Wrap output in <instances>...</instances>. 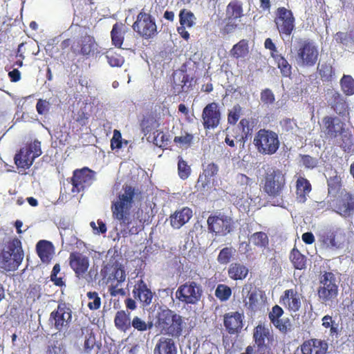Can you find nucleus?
<instances>
[{
    "label": "nucleus",
    "instance_id": "nucleus-1",
    "mask_svg": "<svg viewBox=\"0 0 354 354\" xmlns=\"http://www.w3.org/2000/svg\"><path fill=\"white\" fill-rule=\"evenodd\" d=\"M122 194H120L116 201L112 203L111 211L114 219L119 221L121 234L123 236L128 234H137L144 229L145 220L140 218V212L137 216H131L130 210L133 207V199L136 195L134 187L125 185Z\"/></svg>",
    "mask_w": 354,
    "mask_h": 354
},
{
    "label": "nucleus",
    "instance_id": "nucleus-2",
    "mask_svg": "<svg viewBox=\"0 0 354 354\" xmlns=\"http://www.w3.org/2000/svg\"><path fill=\"white\" fill-rule=\"evenodd\" d=\"M184 325L183 317L169 308L161 310L156 315V327L162 333L173 337H179L182 335Z\"/></svg>",
    "mask_w": 354,
    "mask_h": 354
},
{
    "label": "nucleus",
    "instance_id": "nucleus-3",
    "mask_svg": "<svg viewBox=\"0 0 354 354\" xmlns=\"http://www.w3.org/2000/svg\"><path fill=\"white\" fill-rule=\"evenodd\" d=\"M24 259L21 242L18 238L10 239L0 253V267L6 271L15 270Z\"/></svg>",
    "mask_w": 354,
    "mask_h": 354
},
{
    "label": "nucleus",
    "instance_id": "nucleus-4",
    "mask_svg": "<svg viewBox=\"0 0 354 354\" xmlns=\"http://www.w3.org/2000/svg\"><path fill=\"white\" fill-rule=\"evenodd\" d=\"M339 286L335 274L324 272L319 279L317 294L318 300L326 306H332L337 300Z\"/></svg>",
    "mask_w": 354,
    "mask_h": 354
},
{
    "label": "nucleus",
    "instance_id": "nucleus-5",
    "mask_svg": "<svg viewBox=\"0 0 354 354\" xmlns=\"http://www.w3.org/2000/svg\"><path fill=\"white\" fill-rule=\"evenodd\" d=\"M319 52L317 44L310 39L299 38L295 46V59L301 67H313L319 59Z\"/></svg>",
    "mask_w": 354,
    "mask_h": 354
},
{
    "label": "nucleus",
    "instance_id": "nucleus-6",
    "mask_svg": "<svg viewBox=\"0 0 354 354\" xmlns=\"http://www.w3.org/2000/svg\"><path fill=\"white\" fill-rule=\"evenodd\" d=\"M261 183L266 194L273 198L279 197L286 188V176L281 169L271 167L266 171Z\"/></svg>",
    "mask_w": 354,
    "mask_h": 354
},
{
    "label": "nucleus",
    "instance_id": "nucleus-7",
    "mask_svg": "<svg viewBox=\"0 0 354 354\" xmlns=\"http://www.w3.org/2000/svg\"><path fill=\"white\" fill-rule=\"evenodd\" d=\"M100 275L102 279L106 283L116 281L115 285L111 284L109 288V291L112 296L116 295L117 287L124 282L126 279L124 266L120 262L115 259L110 260L101 268Z\"/></svg>",
    "mask_w": 354,
    "mask_h": 354
},
{
    "label": "nucleus",
    "instance_id": "nucleus-8",
    "mask_svg": "<svg viewBox=\"0 0 354 354\" xmlns=\"http://www.w3.org/2000/svg\"><path fill=\"white\" fill-rule=\"evenodd\" d=\"M253 144L259 153L271 156L278 151L280 140L276 132L261 129L254 135Z\"/></svg>",
    "mask_w": 354,
    "mask_h": 354
},
{
    "label": "nucleus",
    "instance_id": "nucleus-9",
    "mask_svg": "<svg viewBox=\"0 0 354 354\" xmlns=\"http://www.w3.org/2000/svg\"><path fill=\"white\" fill-rule=\"evenodd\" d=\"M42 153L41 142L35 140L32 142L26 144L17 151L14 157V162L20 171L29 169L33 164L35 158Z\"/></svg>",
    "mask_w": 354,
    "mask_h": 354
},
{
    "label": "nucleus",
    "instance_id": "nucleus-10",
    "mask_svg": "<svg viewBox=\"0 0 354 354\" xmlns=\"http://www.w3.org/2000/svg\"><path fill=\"white\" fill-rule=\"evenodd\" d=\"M132 28L139 36L145 39L153 38L158 33L154 17L151 14L145 12L144 10H142L137 15Z\"/></svg>",
    "mask_w": 354,
    "mask_h": 354
},
{
    "label": "nucleus",
    "instance_id": "nucleus-11",
    "mask_svg": "<svg viewBox=\"0 0 354 354\" xmlns=\"http://www.w3.org/2000/svg\"><path fill=\"white\" fill-rule=\"evenodd\" d=\"M202 295V287L195 281L185 282L180 285L176 292V299L185 304H196Z\"/></svg>",
    "mask_w": 354,
    "mask_h": 354
},
{
    "label": "nucleus",
    "instance_id": "nucleus-12",
    "mask_svg": "<svg viewBox=\"0 0 354 354\" xmlns=\"http://www.w3.org/2000/svg\"><path fill=\"white\" fill-rule=\"evenodd\" d=\"M225 25L221 30V32L223 35L233 32L239 28L237 20L243 16V5L238 0L231 1L226 7Z\"/></svg>",
    "mask_w": 354,
    "mask_h": 354
},
{
    "label": "nucleus",
    "instance_id": "nucleus-13",
    "mask_svg": "<svg viewBox=\"0 0 354 354\" xmlns=\"http://www.w3.org/2000/svg\"><path fill=\"white\" fill-rule=\"evenodd\" d=\"M274 21L281 37H290L295 30V19L293 13L285 7L277 8Z\"/></svg>",
    "mask_w": 354,
    "mask_h": 354
},
{
    "label": "nucleus",
    "instance_id": "nucleus-14",
    "mask_svg": "<svg viewBox=\"0 0 354 354\" xmlns=\"http://www.w3.org/2000/svg\"><path fill=\"white\" fill-rule=\"evenodd\" d=\"M209 232L220 236H225L232 231L234 222L232 218L224 214L210 215L207 218Z\"/></svg>",
    "mask_w": 354,
    "mask_h": 354
},
{
    "label": "nucleus",
    "instance_id": "nucleus-15",
    "mask_svg": "<svg viewBox=\"0 0 354 354\" xmlns=\"http://www.w3.org/2000/svg\"><path fill=\"white\" fill-rule=\"evenodd\" d=\"M256 351L272 350L271 347L274 342L272 332L265 325L258 324L253 330L252 335Z\"/></svg>",
    "mask_w": 354,
    "mask_h": 354
},
{
    "label": "nucleus",
    "instance_id": "nucleus-16",
    "mask_svg": "<svg viewBox=\"0 0 354 354\" xmlns=\"http://www.w3.org/2000/svg\"><path fill=\"white\" fill-rule=\"evenodd\" d=\"M94 179L95 172L88 167L75 169L72 178H70V183L73 185L71 192L79 193L83 191L85 188L91 185Z\"/></svg>",
    "mask_w": 354,
    "mask_h": 354
},
{
    "label": "nucleus",
    "instance_id": "nucleus-17",
    "mask_svg": "<svg viewBox=\"0 0 354 354\" xmlns=\"http://www.w3.org/2000/svg\"><path fill=\"white\" fill-rule=\"evenodd\" d=\"M71 310L65 304H59L57 309L51 312L50 323L58 331L66 329L72 319Z\"/></svg>",
    "mask_w": 354,
    "mask_h": 354
},
{
    "label": "nucleus",
    "instance_id": "nucleus-18",
    "mask_svg": "<svg viewBox=\"0 0 354 354\" xmlns=\"http://www.w3.org/2000/svg\"><path fill=\"white\" fill-rule=\"evenodd\" d=\"M68 261L75 276L79 279L84 278L89 267L88 257L80 252H73L70 253Z\"/></svg>",
    "mask_w": 354,
    "mask_h": 354
},
{
    "label": "nucleus",
    "instance_id": "nucleus-19",
    "mask_svg": "<svg viewBox=\"0 0 354 354\" xmlns=\"http://www.w3.org/2000/svg\"><path fill=\"white\" fill-rule=\"evenodd\" d=\"M202 119L205 129H214L218 126L221 112L217 103L211 102L205 106L202 113Z\"/></svg>",
    "mask_w": 354,
    "mask_h": 354
},
{
    "label": "nucleus",
    "instance_id": "nucleus-20",
    "mask_svg": "<svg viewBox=\"0 0 354 354\" xmlns=\"http://www.w3.org/2000/svg\"><path fill=\"white\" fill-rule=\"evenodd\" d=\"M244 315L243 313L230 312L223 315V325L230 335L238 334L243 326Z\"/></svg>",
    "mask_w": 354,
    "mask_h": 354
},
{
    "label": "nucleus",
    "instance_id": "nucleus-21",
    "mask_svg": "<svg viewBox=\"0 0 354 354\" xmlns=\"http://www.w3.org/2000/svg\"><path fill=\"white\" fill-rule=\"evenodd\" d=\"M335 212L344 218L351 216L354 214V195L345 192L337 201Z\"/></svg>",
    "mask_w": 354,
    "mask_h": 354
},
{
    "label": "nucleus",
    "instance_id": "nucleus-22",
    "mask_svg": "<svg viewBox=\"0 0 354 354\" xmlns=\"http://www.w3.org/2000/svg\"><path fill=\"white\" fill-rule=\"evenodd\" d=\"M328 348L326 341L317 338L305 340L300 346L302 354H326Z\"/></svg>",
    "mask_w": 354,
    "mask_h": 354
},
{
    "label": "nucleus",
    "instance_id": "nucleus-23",
    "mask_svg": "<svg viewBox=\"0 0 354 354\" xmlns=\"http://www.w3.org/2000/svg\"><path fill=\"white\" fill-rule=\"evenodd\" d=\"M133 295V297L138 300L143 306H149L153 297L151 290L148 288L147 283L142 279H139L136 282Z\"/></svg>",
    "mask_w": 354,
    "mask_h": 354
},
{
    "label": "nucleus",
    "instance_id": "nucleus-24",
    "mask_svg": "<svg viewBox=\"0 0 354 354\" xmlns=\"http://www.w3.org/2000/svg\"><path fill=\"white\" fill-rule=\"evenodd\" d=\"M95 41L93 37L86 35L81 37L77 41L71 46V51L75 54L88 55L94 51Z\"/></svg>",
    "mask_w": 354,
    "mask_h": 354
},
{
    "label": "nucleus",
    "instance_id": "nucleus-25",
    "mask_svg": "<svg viewBox=\"0 0 354 354\" xmlns=\"http://www.w3.org/2000/svg\"><path fill=\"white\" fill-rule=\"evenodd\" d=\"M218 172V166L214 163H208L206 167H203V173L199 175L196 187H200L201 191L210 184L211 178L215 176Z\"/></svg>",
    "mask_w": 354,
    "mask_h": 354
},
{
    "label": "nucleus",
    "instance_id": "nucleus-26",
    "mask_svg": "<svg viewBox=\"0 0 354 354\" xmlns=\"http://www.w3.org/2000/svg\"><path fill=\"white\" fill-rule=\"evenodd\" d=\"M280 302L290 311L297 312L301 307V300L296 290L288 289L284 291L280 298Z\"/></svg>",
    "mask_w": 354,
    "mask_h": 354
},
{
    "label": "nucleus",
    "instance_id": "nucleus-27",
    "mask_svg": "<svg viewBox=\"0 0 354 354\" xmlns=\"http://www.w3.org/2000/svg\"><path fill=\"white\" fill-rule=\"evenodd\" d=\"M264 293L262 290L251 287L247 295L248 301L245 300V306L248 310L256 312L260 309Z\"/></svg>",
    "mask_w": 354,
    "mask_h": 354
},
{
    "label": "nucleus",
    "instance_id": "nucleus-28",
    "mask_svg": "<svg viewBox=\"0 0 354 354\" xmlns=\"http://www.w3.org/2000/svg\"><path fill=\"white\" fill-rule=\"evenodd\" d=\"M192 216V210L189 207H183L172 214L170 218V224L172 227L179 229L187 223Z\"/></svg>",
    "mask_w": 354,
    "mask_h": 354
},
{
    "label": "nucleus",
    "instance_id": "nucleus-29",
    "mask_svg": "<svg viewBox=\"0 0 354 354\" xmlns=\"http://www.w3.org/2000/svg\"><path fill=\"white\" fill-rule=\"evenodd\" d=\"M153 354H177V348L174 339L161 337L155 345Z\"/></svg>",
    "mask_w": 354,
    "mask_h": 354
},
{
    "label": "nucleus",
    "instance_id": "nucleus-30",
    "mask_svg": "<svg viewBox=\"0 0 354 354\" xmlns=\"http://www.w3.org/2000/svg\"><path fill=\"white\" fill-rule=\"evenodd\" d=\"M227 271L229 278L234 281H243L249 273L248 267L239 262L230 263Z\"/></svg>",
    "mask_w": 354,
    "mask_h": 354
},
{
    "label": "nucleus",
    "instance_id": "nucleus-31",
    "mask_svg": "<svg viewBox=\"0 0 354 354\" xmlns=\"http://www.w3.org/2000/svg\"><path fill=\"white\" fill-rule=\"evenodd\" d=\"M37 255L43 263H48L54 252L53 245L46 240H40L36 245Z\"/></svg>",
    "mask_w": 354,
    "mask_h": 354
},
{
    "label": "nucleus",
    "instance_id": "nucleus-32",
    "mask_svg": "<svg viewBox=\"0 0 354 354\" xmlns=\"http://www.w3.org/2000/svg\"><path fill=\"white\" fill-rule=\"evenodd\" d=\"M312 189L310 182L304 177H299L296 182V194L297 199L300 203H304L306 201V196Z\"/></svg>",
    "mask_w": 354,
    "mask_h": 354
},
{
    "label": "nucleus",
    "instance_id": "nucleus-33",
    "mask_svg": "<svg viewBox=\"0 0 354 354\" xmlns=\"http://www.w3.org/2000/svg\"><path fill=\"white\" fill-rule=\"evenodd\" d=\"M115 326L120 331L127 332L131 328L130 313L125 310H118L114 318Z\"/></svg>",
    "mask_w": 354,
    "mask_h": 354
},
{
    "label": "nucleus",
    "instance_id": "nucleus-34",
    "mask_svg": "<svg viewBox=\"0 0 354 354\" xmlns=\"http://www.w3.org/2000/svg\"><path fill=\"white\" fill-rule=\"evenodd\" d=\"M339 123H341L340 120L336 117L325 116L323 118L325 133L331 138H336L338 133L342 132L341 130L336 129V126H338Z\"/></svg>",
    "mask_w": 354,
    "mask_h": 354
},
{
    "label": "nucleus",
    "instance_id": "nucleus-35",
    "mask_svg": "<svg viewBox=\"0 0 354 354\" xmlns=\"http://www.w3.org/2000/svg\"><path fill=\"white\" fill-rule=\"evenodd\" d=\"M344 237L343 234L339 230L335 232H326L322 236V242L328 247L339 248L342 241V237Z\"/></svg>",
    "mask_w": 354,
    "mask_h": 354
},
{
    "label": "nucleus",
    "instance_id": "nucleus-36",
    "mask_svg": "<svg viewBox=\"0 0 354 354\" xmlns=\"http://www.w3.org/2000/svg\"><path fill=\"white\" fill-rule=\"evenodd\" d=\"M81 337L85 338L84 343V350L86 353H89L94 348L96 341L93 328L89 326H82L81 328Z\"/></svg>",
    "mask_w": 354,
    "mask_h": 354
},
{
    "label": "nucleus",
    "instance_id": "nucleus-37",
    "mask_svg": "<svg viewBox=\"0 0 354 354\" xmlns=\"http://www.w3.org/2000/svg\"><path fill=\"white\" fill-rule=\"evenodd\" d=\"M331 107L334 111L340 115H344L348 110V105L344 97L335 91L332 95Z\"/></svg>",
    "mask_w": 354,
    "mask_h": 354
},
{
    "label": "nucleus",
    "instance_id": "nucleus-38",
    "mask_svg": "<svg viewBox=\"0 0 354 354\" xmlns=\"http://www.w3.org/2000/svg\"><path fill=\"white\" fill-rule=\"evenodd\" d=\"M317 71L323 82H332L335 75V68L328 62L319 63Z\"/></svg>",
    "mask_w": 354,
    "mask_h": 354
},
{
    "label": "nucleus",
    "instance_id": "nucleus-39",
    "mask_svg": "<svg viewBox=\"0 0 354 354\" xmlns=\"http://www.w3.org/2000/svg\"><path fill=\"white\" fill-rule=\"evenodd\" d=\"M249 53L248 41L243 39L234 44L230 50L231 57L239 59L245 57Z\"/></svg>",
    "mask_w": 354,
    "mask_h": 354
},
{
    "label": "nucleus",
    "instance_id": "nucleus-40",
    "mask_svg": "<svg viewBox=\"0 0 354 354\" xmlns=\"http://www.w3.org/2000/svg\"><path fill=\"white\" fill-rule=\"evenodd\" d=\"M239 127L242 131L241 136H234L236 140V143H243L250 137L253 131V125L248 119L243 118L239 123Z\"/></svg>",
    "mask_w": 354,
    "mask_h": 354
},
{
    "label": "nucleus",
    "instance_id": "nucleus-41",
    "mask_svg": "<svg viewBox=\"0 0 354 354\" xmlns=\"http://www.w3.org/2000/svg\"><path fill=\"white\" fill-rule=\"evenodd\" d=\"M159 126L160 123L153 114H149L144 116L140 122V127L145 135H147L151 133Z\"/></svg>",
    "mask_w": 354,
    "mask_h": 354
},
{
    "label": "nucleus",
    "instance_id": "nucleus-42",
    "mask_svg": "<svg viewBox=\"0 0 354 354\" xmlns=\"http://www.w3.org/2000/svg\"><path fill=\"white\" fill-rule=\"evenodd\" d=\"M290 259L295 269L302 270L306 268V257L296 248H294L291 250Z\"/></svg>",
    "mask_w": 354,
    "mask_h": 354
},
{
    "label": "nucleus",
    "instance_id": "nucleus-43",
    "mask_svg": "<svg viewBox=\"0 0 354 354\" xmlns=\"http://www.w3.org/2000/svg\"><path fill=\"white\" fill-rule=\"evenodd\" d=\"M235 253L236 249L232 246L225 247L220 250L216 260L221 265H227L230 263Z\"/></svg>",
    "mask_w": 354,
    "mask_h": 354
},
{
    "label": "nucleus",
    "instance_id": "nucleus-44",
    "mask_svg": "<svg viewBox=\"0 0 354 354\" xmlns=\"http://www.w3.org/2000/svg\"><path fill=\"white\" fill-rule=\"evenodd\" d=\"M122 24H115L111 32L112 44L117 48H120L124 41Z\"/></svg>",
    "mask_w": 354,
    "mask_h": 354
},
{
    "label": "nucleus",
    "instance_id": "nucleus-45",
    "mask_svg": "<svg viewBox=\"0 0 354 354\" xmlns=\"http://www.w3.org/2000/svg\"><path fill=\"white\" fill-rule=\"evenodd\" d=\"M250 241L254 245L259 248H266L269 245L268 236L263 232H257L252 234L250 236Z\"/></svg>",
    "mask_w": 354,
    "mask_h": 354
},
{
    "label": "nucleus",
    "instance_id": "nucleus-46",
    "mask_svg": "<svg viewBox=\"0 0 354 354\" xmlns=\"http://www.w3.org/2000/svg\"><path fill=\"white\" fill-rule=\"evenodd\" d=\"M342 91L346 95L354 94V79L348 75H344L340 80Z\"/></svg>",
    "mask_w": 354,
    "mask_h": 354
},
{
    "label": "nucleus",
    "instance_id": "nucleus-47",
    "mask_svg": "<svg viewBox=\"0 0 354 354\" xmlns=\"http://www.w3.org/2000/svg\"><path fill=\"white\" fill-rule=\"evenodd\" d=\"M283 132L293 134L299 129L296 120L293 118H283L279 122Z\"/></svg>",
    "mask_w": 354,
    "mask_h": 354
},
{
    "label": "nucleus",
    "instance_id": "nucleus-48",
    "mask_svg": "<svg viewBox=\"0 0 354 354\" xmlns=\"http://www.w3.org/2000/svg\"><path fill=\"white\" fill-rule=\"evenodd\" d=\"M196 17L193 12L186 9L180 10L179 14V21L181 26H185L188 28L192 27L195 22Z\"/></svg>",
    "mask_w": 354,
    "mask_h": 354
},
{
    "label": "nucleus",
    "instance_id": "nucleus-49",
    "mask_svg": "<svg viewBox=\"0 0 354 354\" xmlns=\"http://www.w3.org/2000/svg\"><path fill=\"white\" fill-rule=\"evenodd\" d=\"M26 299L31 302H35L41 297V287L40 285L34 283L29 286L26 291Z\"/></svg>",
    "mask_w": 354,
    "mask_h": 354
},
{
    "label": "nucleus",
    "instance_id": "nucleus-50",
    "mask_svg": "<svg viewBox=\"0 0 354 354\" xmlns=\"http://www.w3.org/2000/svg\"><path fill=\"white\" fill-rule=\"evenodd\" d=\"M277 62L278 68L280 69L281 75L284 77H290L292 75V66L288 63L283 56H278Z\"/></svg>",
    "mask_w": 354,
    "mask_h": 354
},
{
    "label": "nucleus",
    "instance_id": "nucleus-51",
    "mask_svg": "<svg viewBox=\"0 0 354 354\" xmlns=\"http://www.w3.org/2000/svg\"><path fill=\"white\" fill-rule=\"evenodd\" d=\"M327 184L328 194L335 195L339 192L342 187L341 178L335 174L327 180Z\"/></svg>",
    "mask_w": 354,
    "mask_h": 354
},
{
    "label": "nucleus",
    "instance_id": "nucleus-52",
    "mask_svg": "<svg viewBox=\"0 0 354 354\" xmlns=\"http://www.w3.org/2000/svg\"><path fill=\"white\" fill-rule=\"evenodd\" d=\"M178 174L182 180H186L191 174V167L181 156L178 158Z\"/></svg>",
    "mask_w": 354,
    "mask_h": 354
},
{
    "label": "nucleus",
    "instance_id": "nucleus-53",
    "mask_svg": "<svg viewBox=\"0 0 354 354\" xmlns=\"http://www.w3.org/2000/svg\"><path fill=\"white\" fill-rule=\"evenodd\" d=\"M106 58L109 64L112 67H120L124 62L122 56L113 50L106 53Z\"/></svg>",
    "mask_w": 354,
    "mask_h": 354
},
{
    "label": "nucleus",
    "instance_id": "nucleus-54",
    "mask_svg": "<svg viewBox=\"0 0 354 354\" xmlns=\"http://www.w3.org/2000/svg\"><path fill=\"white\" fill-rule=\"evenodd\" d=\"M215 295L220 301H225L232 295V290L227 285L218 284L215 290Z\"/></svg>",
    "mask_w": 354,
    "mask_h": 354
},
{
    "label": "nucleus",
    "instance_id": "nucleus-55",
    "mask_svg": "<svg viewBox=\"0 0 354 354\" xmlns=\"http://www.w3.org/2000/svg\"><path fill=\"white\" fill-rule=\"evenodd\" d=\"M194 136L192 133L185 132L184 134L180 136H175L174 142L176 144H178L180 147L188 148L191 146L193 142Z\"/></svg>",
    "mask_w": 354,
    "mask_h": 354
},
{
    "label": "nucleus",
    "instance_id": "nucleus-56",
    "mask_svg": "<svg viewBox=\"0 0 354 354\" xmlns=\"http://www.w3.org/2000/svg\"><path fill=\"white\" fill-rule=\"evenodd\" d=\"M242 108L239 104L234 105L227 115V122L230 124H236L241 115Z\"/></svg>",
    "mask_w": 354,
    "mask_h": 354
},
{
    "label": "nucleus",
    "instance_id": "nucleus-57",
    "mask_svg": "<svg viewBox=\"0 0 354 354\" xmlns=\"http://www.w3.org/2000/svg\"><path fill=\"white\" fill-rule=\"evenodd\" d=\"M87 297L90 301L88 304V307L90 310H97L101 305V299L96 292H88Z\"/></svg>",
    "mask_w": 354,
    "mask_h": 354
},
{
    "label": "nucleus",
    "instance_id": "nucleus-58",
    "mask_svg": "<svg viewBox=\"0 0 354 354\" xmlns=\"http://www.w3.org/2000/svg\"><path fill=\"white\" fill-rule=\"evenodd\" d=\"M260 99L263 104L270 105L275 101V97L272 91L270 88H265L261 91Z\"/></svg>",
    "mask_w": 354,
    "mask_h": 354
},
{
    "label": "nucleus",
    "instance_id": "nucleus-59",
    "mask_svg": "<svg viewBox=\"0 0 354 354\" xmlns=\"http://www.w3.org/2000/svg\"><path fill=\"white\" fill-rule=\"evenodd\" d=\"M271 323L283 333H286L290 330V323L288 319H278Z\"/></svg>",
    "mask_w": 354,
    "mask_h": 354
},
{
    "label": "nucleus",
    "instance_id": "nucleus-60",
    "mask_svg": "<svg viewBox=\"0 0 354 354\" xmlns=\"http://www.w3.org/2000/svg\"><path fill=\"white\" fill-rule=\"evenodd\" d=\"M131 326L138 331H145L150 328L144 320L138 316L134 317L132 321H131Z\"/></svg>",
    "mask_w": 354,
    "mask_h": 354
},
{
    "label": "nucleus",
    "instance_id": "nucleus-61",
    "mask_svg": "<svg viewBox=\"0 0 354 354\" xmlns=\"http://www.w3.org/2000/svg\"><path fill=\"white\" fill-rule=\"evenodd\" d=\"M50 104L46 100L39 99L36 104V110L39 115H45L50 110Z\"/></svg>",
    "mask_w": 354,
    "mask_h": 354
},
{
    "label": "nucleus",
    "instance_id": "nucleus-62",
    "mask_svg": "<svg viewBox=\"0 0 354 354\" xmlns=\"http://www.w3.org/2000/svg\"><path fill=\"white\" fill-rule=\"evenodd\" d=\"M301 158L303 165L308 169H314L317 166L318 160L309 155H301Z\"/></svg>",
    "mask_w": 354,
    "mask_h": 354
},
{
    "label": "nucleus",
    "instance_id": "nucleus-63",
    "mask_svg": "<svg viewBox=\"0 0 354 354\" xmlns=\"http://www.w3.org/2000/svg\"><path fill=\"white\" fill-rule=\"evenodd\" d=\"M111 147L112 149H120L122 147V135L120 131H113V138L111 140Z\"/></svg>",
    "mask_w": 354,
    "mask_h": 354
},
{
    "label": "nucleus",
    "instance_id": "nucleus-64",
    "mask_svg": "<svg viewBox=\"0 0 354 354\" xmlns=\"http://www.w3.org/2000/svg\"><path fill=\"white\" fill-rule=\"evenodd\" d=\"M283 313V309L279 306L275 305L272 307V311L268 315L270 322L280 319Z\"/></svg>",
    "mask_w": 354,
    "mask_h": 354
}]
</instances>
